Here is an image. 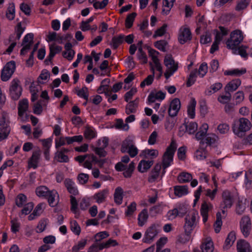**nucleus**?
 Segmentation results:
<instances>
[{"instance_id": "nucleus-10", "label": "nucleus", "mask_w": 252, "mask_h": 252, "mask_svg": "<svg viewBox=\"0 0 252 252\" xmlns=\"http://www.w3.org/2000/svg\"><path fill=\"white\" fill-rule=\"evenodd\" d=\"M221 197V207L223 209L230 208L234 201V196L231 192L228 190H225L222 193Z\"/></svg>"}, {"instance_id": "nucleus-32", "label": "nucleus", "mask_w": 252, "mask_h": 252, "mask_svg": "<svg viewBox=\"0 0 252 252\" xmlns=\"http://www.w3.org/2000/svg\"><path fill=\"white\" fill-rule=\"evenodd\" d=\"M218 139V136L213 133L208 134L206 135L204 139L200 142L201 144H206L207 145L211 146L213 144H214L217 139Z\"/></svg>"}, {"instance_id": "nucleus-13", "label": "nucleus", "mask_w": 252, "mask_h": 252, "mask_svg": "<svg viewBox=\"0 0 252 252\" xmlns=\"http://www.w3.org/2000/svg\"><path fill=\"white\" fill-rule=\"evenodd\" d=\"M191 39V34L189 28H184L181 29L178 37V40L181 44H184Z\"/></svg>"}, {"instance_id": "nucleus-9", "label": "nucleus", "mask_w": 252, "mask_h": 252, "mask_svg": "<svg viewBox=\"0 0 252 252\" xmlns=\"http://www.w3.org/2000/svg\"><path fill=\"white\" fill-rule=\"evenodd\" d=\"M15 63L14 61L7 63L2 70L1 79L3 81H8L14 73L15 69Z\"/></svg>"}, {"instance_id": "nucleus-43", "label": "nucleus", "mask_w": 252, "mask_h": 252, "mask_svg": "<svg viewBox=\"0 0 252 252\" xmlns=\"http://www.w3.org/2000/svg\"><path fill=\"white\" fill-rule=\"evenodd\" d=\"M57 194V192L55 190L51 191L49 194L47 195V197L46 198L48 199V201L49 204L51 207L55 206L57 203L55 201V197Z\"/></svg>"}, {"instance_id": "nucleus-36", "label": "nucleus", "mask_w": 252, "mask_h": 252, "mask_svg": "<svg viewBox=\"0 0 252 252\" xmlns=\"http://www.w3.org/2000/svg\"><path fill=\"white\" fill-rule=\"evenodd\" d=\"M192 179V175L187 172H182L177 178V180L180 183H188L191 181Z\"/></svg>"}, {"instance_id": "nucleus-53", "label": "nucleus", "mask_w": 252, "mask_h": 252, "mask_svg": "<svg viewBox=\"0 0 252 252\" xmlns=\"http://www.w3.org/2000/svg\"><path fill=\"white\" fill-rule=\"evenodd\" d=\"M167 45V42L164 40L157 41L154 43V45L157 48L163 52L166 51L165 47Z\"/></svg>"}, {"instance_id": "nucleus-30", "label": "nucleus", "mask_w": 252, "mask_h": 252, "mask_svg": "<svg viewBox=\"0 0 252 252\" xmlns=\"http://www.w3.org/2000/svg\"><path fill=\"white\" fill-rule=\"evenodd\" d=\"M123 189L120 187H117L115 189L114 197L116 203L119 205L122 204L123 198Z\"/></svg>"}, {"instance_id": "nucleus-34", "label": "nucleus", "mask_w": 252, "mask_h": 252, "mask_svg": "<svg viewBox=\"0 0 252 252\" xmlns=\"http://www.w3.org/2000/svg\"><path fill=\"white\" fill-rule=\"evenodd\" d=\"M124 38L125 35L122 34L113 37L111 44L112 48L114 49H116L123 42Z\"/></svg>"}, {"instance_id": "nucleus-25", "label": "nucleus", "mask_w": 252, "mask_h": 252, "mask_svg": "<svg viewBox=\"0 0 252 252\" xmlns=\"http://www.w3.org/2000/svg\"><path fill=\"white\" fill-rule=\"evenodd\" d=\"M174 194L179 197L188 193V188L186 185L176 186L174 187Z\"/></svg>"}, {"instance_id": "nucleus-22", "label": "nucleus", "mask_w": 252, "mask_h": 252, "mask_svg": "<svg viewBox=\"0 0 252 252\" xmlns=\"http://www.w3.org/2000/svg\"><path fill=\"white\" fill-rule=\"evenodd\" d=\"M165 96V93L161 91L151 92L148 96V100L149 103H153L156 100H163Z\"/></svg>"}, {"instance_id": "nucleus-20", "label": "nucleus", "mask_w": 252, "mask_h": 252, "mask_svg": "<svg viewBox=\"0 0 252 252\" xmlns=\"http://www.w3.org/2000/svg\"><path fill=\"white\" fill-rule=\"evenodd\" d=\"M238 252H252L250 244L244 240H239L237 243Z\"/></svg>"}, {"instance_id": "nucleus-39", "label": "nucleus", "mask_w": 252, "mask_h": 252, "mask_svg": "<svg viewBox=\"0 0 252 252\" xmlns=\"http://www.w3.org/2000/svg\"><path fill=\"white\" fill-rule=\"evenodd\" d=\"M50 191L46 187L43 186L37 187L35 190L37 196L45 197H47Z\"/></svg>"}, {"instance_id": "nucleus-1", "label": "nucleus", "mask_w": 252, "mask_h": 252, "mask_svg": "<svg viewBox=\"0 0 252 252\" xmlns=\"http://www.w3.org/2000/svg\"><path fill=\"white\" fill-rule=\"evenodd\" d=\"M251 122L247 118H241L234 122L232 129L235 134L239 137H243L245 133L252 127Z\"/></svg>"}, {"instance_id": "nucleus-41", "label": "nucleus", "mask_w": 252, "mask_h": 252, "mask_svg": "<svg viewBox=\"0 0 252 252\" xmlns=\"http://www.w3.org/2000/svg\"><path fill=\"white\" fill-rule=\"evenodd\" d=\"M185 128L186 131L189 134H192L194 133L197 130L198 126L195 122H190L189 124L185 125Z\"/></svg>"}, {"instance_id": "nucleus-27", "label": "nucleus", "mask_w": 252, "mask_h": 252, "mask_svg": "<svg viewBox=\"0 0 252 252\" xmlns=\"http://www.w3.org/2000/svg\"><path fill=\"white\" fill-rule=\"evenodd\" d=\"M153 160H142L139 163L138 169L139 172L143 173L147 171L153 164Z\"/></svg>"}, {"instance_id": "nucleus-8", "label": "nucleus", "mask_w": 252, "mask_h": 252, "mask_svg": "<svg viewBox=\"0 0 252 252\" xmlns=\"http://www.w3.org/2000/svg\"><path fill=\"white\" fill-rule=\"evenodd\" d=\"M22 88L20 85V81L17 78L12 80L9 87V94L11 98L18 100L21 95Z\"/></svg>"}, {"instance_id": "nucleus-45", "label": "nucleus", "mask_w": 252, "mask_h": 252, "mask_svg": "<svg viewBox=\"0 0 252 252\" xmlns=\"http://www.w3.org/2000/svg\"><path fill=\"white\" fill-rule=\"evenodd\" d=\"M136 16V13L135 12H132L127 15L125 21V25L126 28L129 29L132 26Z\"/></svg>"}, {"instance_id": "nucleus-42", "label": "nucleus", "mask_w": 252, "mask_h": 252, "mask_svg": "<svg viewBox=\"0 0 252 252\" xmlns=\"http://www.w3.org/2000/svg\"><path fill=\"white\" fill-rule=\"evenodd\" d=\"M250 3L249 0H240L237 2L235 6V10L237 11H240L246 9Z\"/></svg>"}, {"instance_id": "nucleus-51", "label": "nucleus", "mask_w": 252, "mask_h": 252, "mask_svg": "<svg viewBox=\"0 0 252 252\" xmlns=\"http://www.w3.org/2000/svg\"><path fill=\"white\" fill-rule=\"evenodd\" d=\"M55 158L60 162H68L69 161L68 156L62 152H57L56 154Z\"/></svg>"}, {"instance_id": "nucleus-38", "label": "nucleus", "mask_w": 252, "mask_h": 252, "mask_svg": "<svg viewBox=\"0 0 252 252\" xmlns=\"http://www.w3.org/2000/svg\"><path fill=\"white\" fill-rule=\"evenodd\" d=\"M196 104V102L195 99L194 98H192L188 107V115L192 119L195 116V108Z\"/></svg>"}, {"instance_id": "nucleus-21", "label": "nucleus", "mask_w": 252, "mask_h": 252, "mask_svg": "<svg viewBox=\"0 0 252 252\" xmlns=\"http://www.w3.org/2000/svg\"><path fill=\"white\" fill-rule=\"evenodd\" d=\"M241 81L239 79H236L231 80L224 87L225 92H228L230 93L236 91L240 86Z\"/></svg>"}, {"instance_id": "nucleus-33", "label": "nucleus", "mask_w": 252, "mask_h": 252, "mask_svg": "<svg viewBox=\"0 0 252 252\" xmlns=\"http://www.w3.org/2000/svg\"><path fill=\"white\" fill-rule=\"evenodd\" d=\"M246 72V68H236L232 70H226L224 71V74L225 75L239 76L245 74Z\"/></svg>"}, {"instance_id": "nucleus-58", "label": "nucleus", "mask_w": 252, "mask_h": 252, "mask_svg": "<svg viewBox=\"0 0 252 252\" xmlns=\"http://www.w3.org/2000/svg\"><path fill=\"white\" fill-rule=\"evenodd\" d=\"M47 224V222L46 219L41 220L37 226L36 232L41 233L43 232L45 229Z\"/></svg>"}, {"instance_id": "nucleus-31", "label": "nucleus", "mask_w": 252, "mask_h": 252, "mask_svg": "<svg viewBox=\"0 0 252 252\" xmlns=\"http://www.w3.org/2000/svg\"><path fill=\"white\" fill-rule=\"evenodd\" d=\"M202 252H216L214 251L213 243L211 240H206L201 245Z\"/></svg>"}, {"instance_id": "nucleus-47", "label": "nucleus", "mask_w": 252, "mask_h": 252, "mask_svg": "<svg viewBox=\"0 0 252 252\" xmlns=\"http://www.w3.org/2000/svg\"><path fill=\"white\" fill-rule=\"evenodd\" d=\"M216 220L214 224L215 231L216 233H219L222 225L221 216L220 212H218L216 214Z\"/></svg>"}, {"instance_id": "nucleus-19", "label": "nucleus", "mask_w": 252, "mask_h": 252, "mask_svg": "<svg viewBox=\"0 0 252 252\" xmlns=\"http://www.w3.org/2000/svg\"><path fill=\"white\" fill-rule=\"evenodd\" d=\"M9 123L7 114L5 112H2L1 117L0 118V131L1 132H6L7 129H9V132L10 131Z\"/></svg>"}, {"instance_id": "nucleus-29", "label": "nucleus", "mask_w": 252, "mask_h": 252, "mask_svg": "<svg viewBox=\"0 0 252 252\" xmlns=\"http://www.w3.org/2000/svg\"><path fill=\"white\" fill-rule=\"evenodd\" d=\"M28 101L27 99H23L19 101L18 107L19 116H23L24 113L28 110Z\"/></svg>"}, {"instance_id": "nucleus-54", "label": "nucleus", "mask_w": 252, "mask_h": 252, "mask_svg": "<svg viewBox=\"0 0 252 252\" xmlns=\"http://www.w3.org/2000/svg\"><path fill=\"white\" fill-rule=\"evenodd\" d=\"M70 228L72 231L77 235L80 234L81 228L76 220L71 221Z\"/></svg>"}, {"instance_id": "nucleus-59", "label": "nucleus", "mask_w": 252, "mask_h": 252, "mask_svg": "<svg viewBox=\"0 0 252 252\" xmlns=\"http://www.w3.org/2000/svg\"><path fill=\"white\" fill-rule=\"evenodd\" d=\"M204 20H205V17L204 16H201L198 19V23H197L198 27H197V29H196V32L198 34L199 33L200 31L202 28H205V27H206V23L204 22Z\"/></svg>"}, {"instance_id": "nucleus-48", "label": "nucleus", "mask_w": 252, "mask_h": 252, "mask_svg": "<svg viewBox=\"0 0 252 252\" xmlns=\"http://www.w3.org/2000/svg\"><path fill=\"white\" fill-rule=\"evenodd\" d=\"M65 139L67 144L69 145L73 142H81L83 141V137L82 135H76L73 137H65Z\"/></svg>"}, {"instance_id": "nucleus-55", "label": "nucleus", "mask_w": 252, "mask_h": 252, "mask_svg": "<svg viewBox=\"0 0 252 252\" xmlns=\"http://www.w3.org/2000/svg\"><path fill=\"white\" fill-rule=\"evenodd\" d=\"M146 158L148 156L151 157L152 158H155L158 156V152L157 150L155 149H146L143 151Z\"/></svg>"}, {"instance_id": "nucleus-11", "label": "nucleus", "mask_w": 252, "mask_h": 252, "mask_svg": "<svg viewBox=\"0 0 252 252\" xmlns=\"http://www.w3.org/2000/svg\"><path fill=\"white\" fill-rule=\"evenodd\" d=\"M241 229L243 235L248 237L251 230V220L248 216H244L241 221Z\"/></svg>"}, {"instance_id": "nucleus-14", "label": "nucleus", "mask_w": 252, "mask_h": 252, "mask_svg": "<svg viewBox=\"0 0 252 252\" xmlns=\"http://www.w3.org/2000/svg\"><path fill=\"white\" fill-rule=\"evenodd\" d=\"M41 153V150L39 148L33 152L32 155L28 162L29 167L35 169L37 167V163L40 158Z\"/></svg>"}, {"instance_id": "nucleus-62", "label": "nucleus", "mask_w": 252, "mask_h": 252, "mask_svg": "<svg viewBox=\"0 0 252 252\" xmlns=\"http://www.w3.org/2000/svg\"><path fill=\"white\" fill-rule=\"evenodd\" d=\"M77 94L78 96L84 98L86 100H88L89 94L88 92V88L86 87H84L81 89L79 90L77 92Z\"/></svg>"}, {"instance_id": "nucleus-24", "label": "nucleus", "mask_w": 252, "mask_h": 252, "mask_svg": "<svg viewBox=\"0 0 252 252\" xmlns=\"http://www.w3.org/2000/svg\"><path fill=\"white\" fill-rule=\"evenodd\" d=\"M109 190L108 189H104L97 193H96L94 198L98 203H101L105 201V199L108 194Z\"/></svg>"}, {"instance_id": "nucleus-23", "label": "nucleus", "mask_w": 252, "mask_h": 252, "mask_svg": "<svg viewBox=\"0 0 252 252\" xmlns=\"http://www.w3.org/2000/svg\"><path fill=\"white\" fill-rule=\"evenodd\" d=\"M139 104V98H136L135 100L130 101L126 106V113L129 115L130 113H135L136 112L137 108Z\"/></svg>"}, {"instance_id": "nucleus-7", "label": "nucleus", "mask_w": 252, "mask_h": 252, "mask_svg": "<svg viewBox=\"0 0 252 252\" xmlns=\"http://www.w3.org/2000/svg\"><path fill=\"white\" fill-rule=\"evenodd\" d=\"M159 232L158 225L152 224L146 230L142 240L143 243L150 244L152 243Z\"/></svg>"}, {"instance_id": "nucleus-37", "label": "nucleus", "mask_w": 252, "mask_h": 252, "mask_svg": "<svg viewBox=\"0 0 252 252\" xmlns=\"http://www.w3.org/2000/svg\"><path fill=\"white\" fill-rule=\"evenodd\" d=\"M236 240L235 233L233 231L230 232L225 241V245L224 248L226 249L229 248L233 244L235 240Z\"/></svg>"}, {"instance_id": "nucleus-64", "label": "nucleus", "mask_w": 252, "mask_h": 252, "mask_svg": "<svg viewBox=\"0 0 252 252\" xmlns=\"http://www.w3.org/2000/svg\"><path fill=\"white\" fill-rule=\"evenodd\" d=\"M33 203L32 202H29L26 204L24 208L22 210V214L25 215L29 214L31 211L33 209Z\"/></svg>"}, {"instance_id": "nucleus-2", "label": "nucleus", "mask_w": 252, "mask_h": 252, "mask_svg": "<svg viewBox=\"0 0 252 252\" xmlns=\"http://www.w3.org/2000/svg\"><path fill=\"white\" fill-rule=\"evenodd\" d=\"M176 143L174 140H172L170 145L167 147L162 157V167L163 168L162 175L165 172V169L169 167L173 161V156L176 150Z\"/></svg>"}, {"instance_id": "nucleus-12", "label": "nucleus", "mask_w": 252, "mask_h": 252, "mask_svg": "<svg viewBox=\"0 0 252 252\" xmlns=\"http://www.w3.org/2000/svg\"><path fill=\"white\" fill-rule=\"evenodd\" d=\"M181 108V102L179 98L173 99L170 104L168 110L169 115L171 117H175Z\"/></svg>"}, {"instance_id": "nucleus-57", "label": "nucleus", "mask_w": 252, "mask_h": 252, "mask_svg": "<svg viewBox=\"0 0 252 252\" xmlns=\"http://www.w3.org/2000/svg\"><path fill=\"white\" fill-rule=\"evenodd\" d=\"M225 94L222 95L218 97V100L221 103H226L229 102L231 98V94L228 92H225Z\"/></svg>"}, {"instance_id": "nucleus-26", "label": "nucleus", "mask_w": 252, "mask_h": 252, "mask_svg": "<svg viewBox=\"0 0 252 252\" xmlns=\"http://www.w3.org/2000/svg\"><path fill=\"white\" fill-rule=\"evenodd\" d=\"M208 127V125L207 124H203L199 128V131L196 133L195 138L197 140H203L205 136L206 135Z\"/></svg>"}, {"instance_id": "nucleus-60", "label": "nucleus", "mask_w": 252, "mask_h": 252, "mask_svg": "<svg viewBox=\"0 0 252 252\" xmlns=\"http://www.w3.org/2000/svg\"><path fill=\"white\" fill-rule=\"evenodd\" d=\"M167 25L165 24H163L160 28L158 29L153 35L154 38H156L157 36H161L163 35L166 30Z\"/></svg>"}, {"instance_id": "nucleus-46", "label": "nucleus", "mask_w": 252, "mask_h": 252, "mask_svg": "<svg viewBox=\"0 0 252 252\" xmlns=\"http://www.w3.org/2000/svg\"><path fill=\"white\" fill-rule=\"evenodd\" d=\"M152 69L153 71V74L148 75V77L141 83L140 87L141 88H144L145 86V85L149 86L152 84L154 80L155 74L153 67H152Z\"/></svg>"}, {"instance_id": "nucleus-28", "label": "nucleus", "mask_w": 252, "mask_h": 252, "mask_svg": "<svg viewBox=\"0 0 252 252\" xmlns=\"http://www.w3.org/2000/svg\"><path fill=\"white\" fill-rule=\"evenodd\" d=\"M149 215L147 209H143L138 215V224L140 226H143L147 221Z\"/></svg>"}, {"instance_id": "nucleus-35", "label": "nucleus", "mask_w": 252, "mask_h": 252, "mask_svg": "<svg viewBox=\"0 0 252 252\" xmlns=\"http://www.w3.org/2000/svg\"><path fill=\"white\" fill-rule=\"evenodd\" d=\"M6 17L9 20H13L15 16V9L14 3L9 4L6 11Z\"/></svg>"}, {"instance_id": "nucleus-17", "label": "nucleus", "mask_w": 252, "mask_h": 252, "mask_svg": "<svg viewBox=\"0 0 252 252\" xmlns=\"http://www.w3.org/2000/svg\"><path fill=\"white\" fill-rule=\"evenodd\" d=\"M64 184L69 193L73 195H76L78 194V190L72 180L69 178L65 179Z\"/></svg>"}, {"instance_id": "nucleus-15", "label": "nucleus", "mask_w": 252, "mask_h": 252, "mask_svg": "<svg viewBox=\"0 0 252 252\" xmlns=\"http://www.w3.org/2000/svg\"><path fill=\"white\" fill-rule=\"evenodd\" d=\"M147 49H148L149 56L152 58L157 70L158 71H161V65L158 57L159 54V52L149 47H148Z\"/></svg>"}, {"instance_id": "nucleus-5", "label": "nucleus", "mask_w": 252, "mask_h": 252, "mask_svg": "<svg viewBox=\"0 0 252 252\" xmlns=\"http://www.w3.org/2000/svg\"><path fill=\"white\" fill-rule=\"evenodd\" d=\"M164 64L167 67L164 76L168 79L178 69V63L175 62L171 55L167 54L164 57Z\"/></svg>"}, {"instance_id": "nucleus-63", "label": "nucleus", "mask_w": 252, "mask_h": 252, "mask_svg": "<svg viewBox=\"0 0 252 252\" xmlns=\"http://www.w3.org/2000/svg\"><path fill=\"white\" fill-rule=\"evenodd\" d=\"M195 155L198 159H203L207 157V152L204 149H199L196 151Z\"/></svg>"}, {"instance_id": "nucleus-56", "label": "nucleus", "mask_w": 252, "mask_h": 252, "mask_svg": "<svg viewBox=\"0 0 252 252\" xmlns=\"http://www.w3.org/2000/svg\"><path fill=\"white\" fill-rule=\"evenodd\" d=\"M27 197L23 194H19L16 198V204L19 207H21L26 202Z\"/></svg>"}, {"instance_id": "nucleus-50", "label": "nucleus", "mask_w": 252, "mask_h": 252, "mask_svg": "<svg viewBox=\"0 0 252 252\" xmlns=\"http://www.w3.org/2000/svg\"><path fill=\"white\" fill-rule=\"evenodd\" d=\"M222 87V85L220 83H216L210 87V89L206 92V94L210 95L212 94L215 93L220 90Z\"/></svg>"}, {"instance_id": "nucleus-6", "label": "nucleus", "mask_w": 252, "mask_h": 252, "mask_svg": "<svg viewBox=\"0 0 252 252\" xmlns=\"http://www.w3.org/2000/svg\"><path fill=\"white\" fill-rule=\"evenodd\" d=\"M121 151L123 153H127L131 157H135L138 153V150L134 145L133 141L129 139H126L122 143Z\"/></svg>"}, {"instance_id": "nucleus-44", "label": "nucleus", "mask_w": 252, "mask_h": 252, "mask_svg": "<svg viewBox=\"0 0 252 252\" xmlns=\"http://www.w3.org/2000/svg\"><path fill=\"white\" fill-rule=\"evenodd\" d=\"M50 77V73L47 70H43L37 78L38 84H44L43 81H48Z\"/></svg>"}, {"instance_id": "nucleus-52", "label": "nucleus", "mask_w": 252, "mask_h": 252, "mask_svg": "<svg viewBox=\"0 0 252 252\" xmlns=\"http://www.w3.org/2000/svg\"><path fill=\"white\" fill-rule=\"evenodd\" d=\"M87 244V240L84 239L78 242V244L74 245L72 248V251L73 252H77L80 250H82Z\"/></svg>"}, {"instance_id": "nucleus-18", "label": "nucleus", "mask_w": 252, "mask_h": 252, "mask_svg": "<svg viewBox=\"0 0 252 252\" xmlns=\"http://www.w3.org/2000/svg\"><path fill=\"white\" fill-rule=\"evenodd\" d=\"M213 206L211 203L204 201L201 205L200 209L201 215L203 218V221L205 223L208 220V212L212 209Z\"/></svg>"}, {"instance_id": "nucleus-49", "label": "nucleus", "mask_w": 252, "mask_h": 252, "mask_svg": "<svg viewBox=\"0 0 252 252\" xmlns=\"http://www.w3.org/2000/svg\"><path fill=\"white\" fill-rule=\"evenodd\" d=\"M197 72V69H195L190 73L189 77L187 82V86L189 87L193 85L195 80L196 77V73Z\"/></svg>"}, {"instance_id": "nucleus-4", "label": "nucleus", "mask_w": 252, "mask_h": 252, "mask_svg": "<svg viewBox=\"0 0 252 252\" xmlns=\"http://www.w3.org/2000/svg\"><path fill=\"white\" fill-rule=\"evenodd\" d=\"M198 213L192 211L187 215L185 219V223L184 226L186 235L189 237L196 225V219Z\"/></svg>"}, {"instance_id": "nucleus-16", "label": "nucleus", "mask_w": 252, "mask_h": 252, "mask_svg": "<svg viewBox=\"0 0 252 252\" xmlns=\"http://www.w3.org/2000/svg\"><path fill=\"white\" fill-rule=\"evenodd\" d=\"M161 165L160 163H157L154 168L150 173L148 181L150 183L155 182L159 177Z\"/></svg>"}, {"instance_id": "nucleus-61", "label": "nucleus", "mask_w": 252, "mask_h": 252, "mask_svg": "<svg viewBox=\"0 0 252 252\" xmlns=\"http://www.w3.org/2000/svg\"><path fill=\"white\" fill-rule=\"evenodd\" d=\"M89 176L87 174L80 173L78 174L77 179L79 182L82 185L86 184L89 180Z\"/></svg>"}, {"instance_id": "nucleus-40", "label": "nucleus", "mask_w": 252, "mask_h": 252, "mask_svg": "<svg viewBox=\"0 0 252 252\" xmlns=\"http://www.w3.org/2000/svg\"><path fill=\"white\" fill-rule=\"evenodd\" d=\"M86 139L91 140L96 136V133L94 129L89 126H86L84 133Z\"/></svg>"}, {"instance_id": "nucleus-3", "label": "nucleus", "mask_w": 252, "mask_h": 252, "mask_svg": "<svg viewBox=\"0 0 252 252\" xmlns=\"http://www.w3.org/2000/svg\"><path fill=\"white\" fill-rule=\"evenodd\" d=\"M244 38L242 32L239 30L232 32L230 34V38L226 42L227 48L231 50H235L238 47Z\"/></svg>"}]
</instances>
